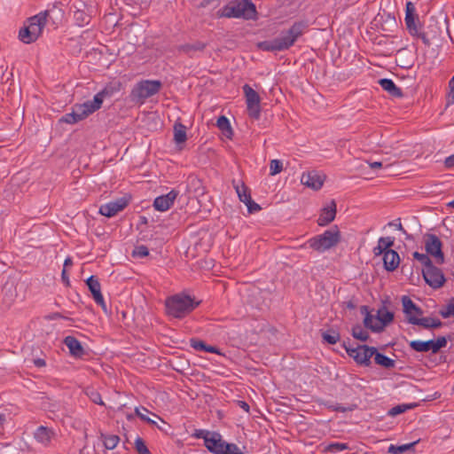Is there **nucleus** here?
Wrapping results in <instances>:
<instances>
[{"label": "nucleus", "mask_w": 454, "mask_h": 454, "mask_svg": "<svg viewBox=\"0 0 454 454\" xmlns=\"http://www.w3.org/2000/svg\"><path fill=\"white\" fill-rule=\"evenodd\" d=\"M306 29V23L296 22L287 31L283 32L278 37L271 41L258 43L257 47L266 51H280L287 50L300 36L303 35Z\"/></svg>", "instance_id": "obj_1"}, {"label": "nucleus", "mask_w": 454, "mask_h": 454, "mask_svg": "<svg viewBox=\"0 0 454 454\" xmlns=\"http://www.w3.org/2000/svg\"><path fill=\"white\" fill-rule=\"evenodd\" d=\"M256 15L251 0H233L216 12L218 18L252 20Z\"/></svg>", "instance_id": "obj_2"}, {"label": "nucleus", "mask_w": 454, "mask_h": 454, "mask_svg": "<svg viewBox=\"0 0 454 454\" xmlns=\"http://www.w3.org/2000/svg\"><path fill=\"white\" fill-rule=\"evenodd\" d=\"M199 303L189 295L179 294L168 298L165 305L168 315L176 318H182L191 313Z\"/></svg>", "instance_id": "obj_3"}, {"label": "nucleus", "mask_w": 454, "mask_h": 454, "mask_svg": "<svg viewBox=\"0 0 454 454\" xmlns=\"http://www.w3.org/2000/svg\"><path fill=\"white\" fill-rule=\"evenodd\" d=\"M340 240V232L337 226L325 231L323 234L310 239L309 247L316 251L323 252L335 247Z\"/></svg>", "instance_id": "obj_4"}, {"label": "nucleus", "mask_w": 454, "mask_h": 454, "mask_svg": "<svg viewBox=\"0 0 454 454\" xmlns=\"http://www.w3.org/2000/svg\"><path fill=\"white\" fill-rule=\"evenodd\" d=\"M161 87L160 81L145 80L138 82L131 91L132 100L143 103L145 99L155 95Z\"/></svg>", "instance_id": "obj_5"}, {"label": "nucleus", "mask_w": 454, "mask_h": 454, "mask_svg": "<svg viewBox=\"0 0 454 454\" xmlns=\"http://www.w3.org/2000/svg\"><path fill=\"white\" fill-rule=\"evenodd\" d=\"M424 244L427 254L434 258L435 263H443L444 256L440 239L434 234H427L424 237Z\"/></svg>", "instance_id": "obj_6"}, {"label": "nucleus", "mask_w": 454, "mask_h": 454, "mask_svg": "<svg viewBox=\"0 0 454 454\" xmlns=\"http://www.w3.org/2000/svg\"><path fill=\"white\" fill-rule=\"evenodd\" d=\"M346 351L349 356L353 357L356 363L368 365L371 357L376 353V348L366 345H358L356 348L346 347Z\"/></svg>", "instance_id": "obj_7"}, {"label": "nucleus", "mask_w": 454, "mask_h": 454, "mask_svg": "<svg viewBox=\"0 0 454 454\" xmlns=\"http://www.w3.org/2000/svg\"><path fill=\"white\" fill-rule=\"evenodd\" d=\"M446 339L444 337H440L436 340H411L410 342V347L417 352L432 351L433 353H437L442 348L446 346Z\"/></svg>", "instance_id": "obj_8"}, {"label": "nucleus", "mask_w": 454, "mask_h": 454, "mask_svg": "<svg viewBox=\"0 0 454 454\" xmlns=\"http://www.w3.org/2000/svg\"><path fill=\"white\" fill-rule=\"evenodd\" d=\"M416 9L411 2L406 4L405 23L411 35L420 37L426 44H429V40L427 36L419 32L415 20H418L416 15Z\"/></svg>", "instance_id": "obj_9"}, {"label": "nucleus", "mask_w": 454, "mask_h": 454, "mask_svg": "<svg viewBox=\"0 0 454 454\" xmlns=\"http://www.w3.org/2000/svg\"><path fill=\"white\" fill-rule=\"evenodd\" d=\"M106 94V91L102 90L94 96L93 100L86 101L83 104H76L75 106L82 114V117L85 119L90 114L98 110L102 106Z\"/></svg>", "instance_id": "obj_10"}, {"label": "nucleus", "mask_w": 454, "mask_h": 454, "mask_svg": "<svg viewBox=\"0 0 454 454\" xmlns=\"http://www.w3.org/2000/svg\"><path fill=\"white\" fill-rule=\"evenodd\" d=\"M422 274L425 281L434 288L442 286L445 281L444 276L441 270L434 267L433 263L427 267H423Z\"/></svg>", "instance_id": "obj_11"}, {"label": "nucleus", "mask_w": 454, "mask_h": 454, "mask_svg": "<svg viewBox=\"0 0 454 454\" xmlns=\"http://www.w3.org/2000/svg\"><path fill=\"white\" fill-rule=\"evenodd\" d=\"M129 200L125 198H120L110 201L99 207V214L106 217H112L128 206Z\"/></svg>", "instance_id": "obj_12"}, {"label": "nucleus", "mask_w": 454, "mask_h": 454, "mask_svg": "<svg viewBox=\"0 0 454 454\" xmlns=\"http://www.w3.org/2000/svg\"><path fill=\"white\" fill-rule=\"evenodd\" d=\"M86 284L90 293L92 294L93 299L96 301V303L102 308L104 312L107 313L106 305L101 294V286L98 279L95 276H90L87 279Z\"/></svg>", "instance_id": "obj_13"}, {"label": "nucleus", "mask_w": 454, "mask_h": 454, "mask_svg": "<svg viewBox=\"0 0 454 454\" xmlns=\"http://www.w3.org/2000/svg\"><path fill=\"white\" fill-rule=\"evenodd\" d=\"M48 14L49 12L47 11L40 12L37 15L29 18L27 21L26 25L32 31V34L37 36V38L41 35L43 29L46 25Z\"/></svg>", "instance_id": "obj_14"}, {"label": "nucleus", "mask_w": 454, "mask_h": 454, "mask_svg": "<svg viewBox=\"0 0 454 454\" xmlns=\"http://www.w3.org/2000/svg\"><path fill=\"white\" fill-rule=\"evenodd\" d=\"M206 448L212 453L215 454H222L226 443L223 439L222 435L219 433L212 432L205 441Z\"/></svg>", "instance_id": "obj_15"}, {"label": "nucleus", "mask_w": 454, "mask_h": 454, "mask_svg": "<svg viewBox=\"0 0 454 454\" xmlns=\"http://www.w3.org/2000/svg\"><path fill=\"white\" fill-rule=\"evenodd\" d=\"M179 192L176 190L170 191L166 195H161L155 198L153 207L157 211L165 212L170 208L174 201L177 198Z\"/></svg>", "instance_id": "obj_16"}, {"label": "nucleus", "mask_w": 454, "mask_h": 454, "mask_svg": "<svg viewBox=\"0 0 454 454\" xmlns=\"http://www.w3.org/2000/svg\"><path fill=\"white\" fill-rule=\"evenodd\" d=\"M324 181L325 176L316 171L303 174L301 177V182L302 184L316 191L322 187Z\"/></svg>", "instance_id": "obj_17"}, {"label": "nucleus", "mask_w": 454, "mask_h": 454, "mask_svg": "<svg viewBox=\"0 0 454 454\" xmlns=\"http://www.w3.org/2000/svg\"><path fill=\"white\" fill-rule=\"evenodd\" d=\"M336 215V203L332 200L325 207L321 210V214L317 219L319 226H325L332 223Z\"/></svg>", "instance_id": "obj_18"}, {"label": "nucleus", "mask_w": 454, "mask_h": 454, "mask_svg": "<svg viewBox=\"0 0 454 454\" xmlns=\"http://www.w3.org/2000/svg\"><path fill=\"white\" fill-rule=\"evenodd\" d=\"M394 318V315L392 312L388 311L386 308H382L378 310L377 316L375 317V326L373 327V332H380L383 328L392 322Z\"/></svg>", "instance_id": "obj_19"}, {"label": "nucleus", "mask_w": 454, "mask_h": 454, "mask_svg": "<svg viewBox=\"0 0 454 454\" xmlns=\"http://www.w3.org/2000/svg\"><path fill=\"white\" fill-rule=\"evenodd\" d=\"M409 323L416 325L422 326L425 329H432L437 328L442 325V322L434 317H410Z\"/></svg>", "instance_id": "obj_20"}, {"label": "nucleus", "mask_w": 454, "mask_h": 454, "mask_svg": "<svg viewBox=\"0 0 454 454\" xmlns=\"http://www.w3.org/2000/svg\"><path fill=\"white\" fill-rule=\"evenodd\" d=\"M402 303L403 308V312L406 315L407 320L409 321L410 317H417L421 316L423 311L420 308L417 307L416 304L411 301V299L406 295L403 296Z\"/></svg>", "instance_id": "obj_21"}, {"label": "nucleus", "mask_w": 454, "mask_h": 454, "mask_svg": "<svg viewBox=\"0 0 454 454\" xmlns=\"http://www.w3.org/2000/svg\"><path fill=\"white\" fill-rule=\"evenodd\" d=\"M383 262L387 270L393 271L398 267L400 263L399 254L393 249L386 251L383 256Z\"/></svg>", "instance_id": "obj_22"}, {"label": "nucleus", "mask_w": 454, "mask_h": 454, "mask_svg": "<svg viewBox=\"0 0 454 454\" xmlns=\"http://www.w3.org/2000/svg\"><path fill=\"white\" fill-rule=\"evenodd\" d=\"M65 345L68 348L72 356L81 357L84 354V349L81 342L73 336H67L64 339Z\"/></svg>", "instance_id": "obj_23"}, {"label": "nucleus", "mask_w": 454, "mask_h": 454, "mask_svg": "<svg viewBox=\"0 0 454 454\" xmlns=\"http://www.w3.org/2000/svg\"><path fill=\"white\" fill-rule=\"evenodd\" d=\"M379 83L390 96L395 98H401L403 96L401 89L398 88L392 80L386 78L380 79Z\"/></svg>", "instance_id": "obj_24"}, {"label": "nucleus", "mask_w": 454, "mask_h": 454, "mask_svg": "<svg viewBox=\"0 0 454 454\" xmlns=\"http://www.w3.org/2000/svg\"><path fill=\"white\" fill-rule=\"evenodd\" d=\"M54 433L48 427L40 426L35 432L34 436L35 440L43 444H48Z\"/></svg>", "instance_id": "obj_25"}, {"label": "nucleus", "mask_w": 454, "mask_h": 454, "mask_svg": "<svg viewBox=\"0 0 454 454\" xmlns=\"http://www.w3.org/2000/svg\"><path fill=\"white\" fill-rule=\"evenodd\" d=\"M232 184L239 200L246 203L251 198L248 187L243 182L236 183L233 180Z\"/></svg>", "instance_id": "obj_26"}, {"label": "nucleus", "mask_w": 454, "mask_h": 454, "mask_svg": "<svg viewBox=\"0 0 454 454\" xmlns=\"http://www.w3.org/2000/svg\"><path fill=\"white\" fill-rule=\"evenodd\" d=\"M82 120H84V118L82 117V114L80 113V111H78L77 106L74 105L73 106L72 112L69 114H66L64 116H62L60 121L68 124H74Z\"/></svg>", "instance_id": "obj_27"}, {"label": "nucleus", "mask_w": 454, "mask_h": 454, "mask_svg": "<svg viewBox=\"0 0 454 454\" xmlns=\"http://www.w3.org/2000/svg\"><path fill=\"white\" fill-rule=\"evenodd\" d=\"M207 46V43L203 42H194L192 43H185L179 46V51L186 54L192 55L194 51H202Z\"/></svg>", "instance_id": "obj_28"}, {"label": "nucleus", "mask_w": 454, "mask_h": 454, "mask_svg": "<svg viewBox=\"0 0 454 454\" xmlns=\"http://www.w3.org/2000/svg\"><path fill=\"white\" fill-rule=\"evenodd\" d=\"M216 125L227 138H231L233 131L231 127L229 120L225 116H220L217 119Z\"/></svg>", "instance_id": "obj_29"}, {"label": "nucleus", "mask_w": 454, "mask_h": 454, "mask_svg": "<svg viewBox=\"0 0 454 454\" xmlns=\"http://www.w3.org/2000/svg\"><path fill=\"white\" fill-rule=\"evenodd\" d=\"M243 90L246 96L247 106L260 104L259 94L254 90H253L248 84H245L243 86Z\"/></svg>", "instance_id": "obj_30"}, {"label": "nucleus", "mask_w": 454, "mask_h": 454, "mask_svg": "<svg viewBox=\"0 0 454 454\" xmlns=\"http://www.w3.org/2000/svg\"><path fill=\"white\" fill-rule=\"evenodd\" d=\"M136 414L144 421L151 424V425H156V421L151 418H149L148 414H151V412L145 407H137L135 409ZM153 417L162 421V419L156 414L152 413Z\"/></svg>", "instance_id": "obj_31"}, {"label": "nucleus", "mask_w": 454, "mask_h": 454, "mask_svg": "<svg viewBox=\"0 0 454 454\" xmlns=\"http://www.w3.org/2000/svg\"><path fill=\"white\" fill-rule=\"evenodd\" d=\"M19 38L24 43H31L38 39L36 35L32 34V31L26 24L20 28L19 32Z\"/></svg>", "instance_id": "obj_32"}, {"label": "nucleus", "mask_w": 454, "mask_h": 454, "mask_svg": "<svg viewBox=\"0 0 454 454\" xmlns=\"http://www.w3.org/2000/svg\"><path fill=\"white\" fill-rule=\"evenodd\" d=\"M186 129L181 123H176L174 126V140L176 144H183L186 141Z\"/></svg>", "instance_id": "obj_33"}, {"label": "nucleus", "mask_w": 454, "mask_h": 454, "mask_svg": "<svg viewBox=\"0 0 454 454\" xmlns=\"http://www.w3.org/2000/svg\"><path fill=\"white\" fill-rule=\"evenodd\" d=\"M375 363L379 365H381L385 368H393L395 366V361L383 354H380L376 351L373 355Z\"/></svg>", "instance_id": "obj_34"}, {"label": "nucleus", "mask_w": 454, "mask_h": 454, "mask_svg": "<svg viewBox=\"0 0 454 454\" xmlns=\"http://www.w3.org/2000/svg\"><path fill=\"white\" fill-rule=\"evenodd\" d=\"M416 443H417V442H413L400 445V446H395V445L391 444L388 447V453L403 454L405 451L411 450L416 445Z\"/></svg>", "instance_id": "obj_35"}, {"label": "nucleus", "mask_w": 454, "mask_h": 454, "mask_svg": "<svg viewBox=\"0 0 454 454\" xmlns=\"http://www.w3.org/2000/svg\"><path fill=\"white\" fill-rule=\"evenodd\" d=\"M85 394L93 403L99 405H105L101 398V395L98 393L97 389L93 387H87L85 390Z\"/></svg>", "instance_id": "obj_36"}, {"label": "nucleus", "mask_w": 454, "mask_h": 454, "mask_svg": "<svg viewBox=\"0 0 454 454\" xmlns=\"http://www.w3.org/2000/svg\"><path fill=\"white\" fill-rule=\"evenodd\" d=\"M322 338L329 344H335L340 340V333L334 330H329L322 333Z\"/></svg>", "instance_id": "obj_37"}, {"label": "nucleus", "mask_w": 454, "mask_h": 454, "mask_svg": "<svg viewBox=\"0 0 454 454\" xmlns=\"http://www.w3.org/2000/svg\"><path fill=\"white\" fill-rule=\"evenodd\" d=\"M361 310L363 313L365 314V317L364 319V324L365 327L371 329L373 332V327L375 326V317L374 316L371 315L365 306H363L361 308Z\"/></svg>", "instance_id": "obj_38"}, {"label": "nucleus", "mask_w": 454, "mask_h": 454, "mask_svg": "<svg viewBox=\"0 0 454 454\" xmlns=\"http://www.w3.org/2000/svg\"><path fill=\"white\" fill-rule=\"evenodd\" d=\"M361 310L363 313L365 314V317L364 319V324L365 327L371 329L373 332V327L375 326V317L374 316L371 315L365 306H363L361 308Z\"/></svg>", "instance_id": "obj_39"}, {"label": "nucleus", "mask_w": 454, "mask_h": 454, "mask_svg": "<svg viewBox=\"0 0 454 454\" xmlns=\"http://www.w3.org/2000/svg\"><path fill=\"white\" fill-rule=\"evenodd\" d=\"M74 18L79 26H83L90 22V16L82 10H76L74 12Z\"/></svg>", "instance_id": "obj_40"}, {"label": "nucleus", "mask_w": 454, "mask_h": 454, "mask_svg": "<svg viewBox=\"0 0 454 454\" xmlns=\"http://www.w3.org/2000/svg\"><path fill=\"white\" fill-rule=\"evenodd\" d=\"M119 441H120V438L118 435H115V434L106 435L104 438V445L107 450H114L117 446Z\"/></svg>", "instance_id": "obj_41"}, {"label": "nucleus", "mask_w": 454, "mask_h": 454, "mask_svg": "<svg viewBox=\"0 0 454 454\" xmlns=\"http://www.w3.org/2000/svg\"><path fill=\"white\" fill-rule=\"evenodd\" d=\"M352 335L354 338L365 341L369 338V334L360 325H356L352 329Z\"/></svg>", "instance_id": "obj_42"}, {"label": "nucleus", "mask_w": 454, "mask_h": 454, "mask_svg": "<svg viewBox=\"0 0 454 454\" xmlns=\"http://www.w3.org/2000/svg\"><path fill=\"white\" fill-rule=\"evenodd\" d=\"M395 239L393 237H381L378 240V246H380L384 251L391 250L390 247L394 246Z\"/></svg>", "instance_id": "obj_43"}, {"label": "nucleus", "mask_w": 454, "mask_h": 454, "mask_svg": "<svg viewBox=\"0 0 454 454\" xmlns=\"http://www.w3.org/2000/svg\"><path fill=\"white\" fill-rule=\"evenodd\" d=\"M247 108L248 115L251 118H253L254 120H258L260 118V114H261L260 104L247 105Z\"/></svg>", "instance_id": "obj_44"}, {"label": "nucleus", "mask_w": 454, "mask_h": 454, "mask_svg": "<svg viewBox=\"0 0 454 454\" xmlns=\"http://www.w3.org/2000/svg\"><path fill=\"white\" fill-rule=\"evenodd\" d=\"M135 449L138 454H151L144 440L140 437H137L135 441Z\"/></svg>", "instance_id": "obj_45"}, {"label": "nucleus", "mask_w": 454, "mask_h": 454, "mask_svg": "<svg viewBox=\"0 0 454 454\" xmlns=\"http://www.w3.org/2000/svg\"><path fill=\"white\" fill-rule=\"evenodd\" d=\"M413 257H414V259L419 261L421 264H423L424 267H427L432 264V261L430 260L427 253L420 254L419 252H414Z\"/></svg>", "instance_id": "obj_46"}, {"label": "nucleus", "mask_w": 454, "mask_h": 454, "mask_svg": "<svg viewBox=\"0 0 454 454\" xmlns=\"http://www.w3.org/2000/svg\"><path fill=\"white\" fill-rule=\"evenodd\" d=\"M283 165L279 160H272L270 163V174L275 176L282 171Z\"/></svg>", "instance_id": "obj_47"}, {"label": "nucleus", "mask_w": 454, "mask_h": 454, "mask_svg": "<svg viewBox=\"0 0 454 454\" xmlns=\"http://www.w3.org/2000/svg\"><path fill=\"white\" fill-rule=\"evenodd\" d=\"M411 407H413V405H407V404L396 405L388 411V415L393 416V417L399 415V414L406 411L408 409H411Z\"/></svg>", "instance_id": "obj_48"}, {"label": "nucleus", "mask_w": 454, "mask_h": 454, "mask_svg": "<svg viewBox=\"0 0 454 454\" xmlns=\"http://www.w3.org/2000/svg\"><path fill=\"white\" fill-rule=\"evenodd\" d=\"M348 446L347 443H342V442H334V443H331L329 444L325 450L330 451V452H339V451H342V450H348Z\"/></svg>", "instance_id": "obj_49"}, {"label": "nucleus", "mask_w": 454, "mask_h": 454, "mask_svg": "<svg viewBox=\"0 0 454 454\" xmlns=\"http://www.w3.org/2000/svg\"><path fill=\"white\" fill-rule=\"evenodd\" d=\"M133 256L136 257H145L149 254V250L145 246H137L135 247L132 253Z\"/></svg>", "instance_id": "obj_50"}, {"label": "nucleus", "mask_w": 454, "mask_h": 454, "mask_svg": "<svg viewBox=\"0 0 454 454\" xmlns=\"http://www.w3.org/2000/svg\"><path fill=\"white\" fill-rule=\"evenodd\" d=\"M440 314L444 318H447L451 315H454V301L450 300L446 309L441 310Z\"/></svg>", "instance_id": "obj_51"}, {"label": "nucleus", "mask_w": 454, "mask_h": 454, "mask_svg": "<svg viewBox=\"0 0 454 454\" xmlns=\"http://www.w3.org/2000/svg\"><path fill=\"white\" fill-rule=\"evenodd\" d=\"M222 454H243L239 447L233 443H228Z\"/></svg>", "instance_id": "obj_52"}, {"label": "nucleus", "mask_w": 454, "mask_h": 454, "mask_svg": "<svg viewBox=\"0 0 454 454\" xmlns=\"http://www.w3.org/2000/svg\"><path fill=\"white\" fill-rule=\"evenodd\" d=\"M246 206L247 207V210L249 213H255L262 209L259 204L254 202L252 198H250L246 203Z\"/></svg>", "instance_id": "obj_53"}, {"label": "nucleus", "mask_w": 454, "mask_h": 454, "mask_svg": "<svg viewBox=\"0 0 454 454\" xmlns=\"http://www.w3.org/2000/svg\"><path fill=\"white\" fill-rule=\"evenodd\" d=\"M448 106L454 102V76L449 82Z\"/></svg>", "instance_id": "obj_54"}, {"label": "nucleus", "mask_w": 454, "mask_h": 454, "mask_svg": "<svg viewBox=\"0 0 454 454\" xmlns=\"http://www.w3.org/2000/svg\"><path fill=\"white\" fill-rule=\"evenodd\" d=\"M191 346L196 350H204L205 348H207V345L205 344V342L194 339L191 340Z\"/></svg>", "instance_id": "obj_55"}, {"label": "nucleus", "mask_w": 454, "mask_h": 454, "mask_svg": "<svg viewBox=\"0 0 454 454\" xmlns=\"http://www.w3.org/2000/svg\"><path fill=\"white\" fill-rule=\"evenodd\" d=\"M211 433L212 432H210V431L201 430L200 429V430H196L195 433L193 434V436L198 438V439L201 438L205 442L206 438H207Z\"/></svg>", "instance_id": "obj_56"}, {"label": "nucleus", "mask_w": 454, "mask_h": 454, "mask_svg": "<svg viewBox=\"0 0 454 454\" xmlns=\"http://www.w3.org/2000/svg\"><path fill=\"white\" fill-rule=\"evenodd\" d=\"M385 252L386 251H384L383 248H381V247L378 246V245H377V247H375L373 248V254H374L375 256H379V255H381V254L384 255Z\"/></svg>", "instance_id": "obj_57"}, {"label": "nucleus", "mask_w": 454, "mask_h": 454, "mask_svg": "<svg viewBox=\"0 0 454 454\" xmlns=\"http://www.w3.org/2000/svg\"><path fill=\"white\" fill-rule=\"evenodd\" d=\"M368 164H369L370 168L372 169L380 168L383 166L382 162H380V161L368 162Z\"/></svg>", "instance_id": "obj_58"}, {"label": "nucleus", "mask_w": 454, "mask_h": 454, "mask_svg": "<svg viewBox=\"0 0 454 454\" xmlns=\"http://www.w3.org/2000/svg\"><path fill=\"white\" fill-rule=\"evenodd\" d=\"M61 278H62L63 282H64L67 286H68V285H69V278H68V276H67V270H66V269H63L62 273H61Z\"/></svg>", "instance_id": "obj_59"}, {"label": "nucleus", "mask_w": 454, "mask_h": 454, "mask_svg": "<svg viewBox=\"0 0 454 454\" xmlns=\"http://www.w3.org/2000/svg\"><path fill=\"white\" fill-rule=\"evenodd\" d=\"M34 364L35 366L37 367H43L45 366L46 363L44 361V359H42V358H37V359H35L34 360Z\"/></svg>", "instance_id": "obj_60"}, {"label": "nucleus", "mask_w": 454, "mask_h": 454, "mask_svg": "<svg viewBox=\"0 0 454 454\" xmlns=\"http://www.w3.org/2000/svg\"><path fill=\"white\" fill-rule=\"evenodd\" d=\"M6 421V417L4 414L3 413H0V434H2L3 430H4V425Z\"/></svg>", "instance_id": "obj_61"}, {"label": "nucleus", "mask_w": 454, "mask_h": 454, "mask_svg": "<svg viewBox=\"0 0 454 454\" xmlns=\"http://www.w3.org/2000/svg\"><path fill=\"white\" fill-rule=\"evenodd\" d=\"M238 404L239 405L240 408H242L245 411L248 412L249 411V405L248 403H247L246 402L244 401H239L238 402Z\"/></svg>", "instance_id": "obj_62"}, {"label": "nucleus", "mask_w": 454, "mask_h": 454, "mask_svg": "<svg viewBox=\"0 0 454 454\" xmlns=\"http://www.w3.org/2000/svg\"><path fill=\"white\" fill-rule=\"evenodd\" d=\"M445 164L447 167L454 166V155L449 156L445 160Z\"/></svg>", "instance_id": "obj_63"}, {"label": "nucleus", "mask_w": 454, "mask_h": 454, "mask_svg": "<svg viewBox=\"0 0 454 454\" xmlns=\"http://www.w3.org/2000/svg\"><path fill=\"white\" fill-rule=\"evenodd\" d=\"M204 351L209 352V353H217L219 354V351L215 347L213 346H207V348L204 349Z\"/></svg>", "instance_id": "obj_64"}]
</instances>
